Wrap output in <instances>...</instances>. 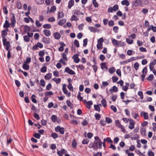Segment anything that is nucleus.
Returning a JSON list of instances; mask_svg holds the SVG:
<instances>
[{
    "label": "nucleus",
    "instance_id": "1",
    "mask_svg": "<svg viewBox=\"0 0 156 156\" xmlns=\"http://www.w3.org/2000/svg\"><path fill=\"white\" fill-rule=\"evenodd\" d=\"M95 140L94 141V144L95 145L96 150L98 149H101L102 148V142L101 141V139L98 136H95Z\"/></svg>",
    "mask_w": 156,
    "mask_h": 156
},
{
    "label": "nucleus",
    "instance_id": "2",
    "mask_svg": "<svg viewBox=\"0 0 156 156\" xmlns=\"http://www.w3.org/2000/svg\"><path fill=\"white\" fill-rule=\"evenodd\" d=\"M3 45L6 47V49L8 50L10 47V44L9 41H7L6 38L2 40Z\"/></svg>",
    "mask_w": 156,
    "mask_h": 156
},
{
    "label": "nucleus",
    "instance_id": "3",
    "mask_svg": "<svg viewBox=\"0 0 156 156\" xmlns=\"http://www.w3.org/2000/svg\"><path fill=\"white\" fill-rule=\"evenodd\" d=\"M132 8H133V6L137 7L139 5H140L142 4L141 0H136L133 1L132 2Z\"/></svg>",
    "mask_w": 156,
    "mask_h": 156
},
{
    "label": "nucleus",
    "instance_id": "4",
    "mask_svg": "<svg viewBox=\"0 0 156 156\" xmlns=\"http://www.w3.org/2000/svg\"><path fill=\"white\" fill-rule=\"evenodd\" d=\"M78 54H76L72 57V58L74 59V62L76 63H78L80 61V59L78 58Z\"/></svg>",
    "mask_w": 156,
    "mask_h": 156
},
{
    "label": "nucleus",
    "instance_id": "5",
    "mask_svg": "<svg viewBox=\"0 0 156 156\" xmlns=\"http://www.w3.org/2000/svg\"><path fill=\"white\" fill-rule=\"evenodd\" d=\"M65 71L70 75H75L76 73L72 69H70L69 68L67 67L65 68Z\"/></svg>",
    "mask_w": 156,
    "mask_h": 156
},
{
    "label": "nucleus",
    "instance_id": "6",
    "mask_svg": "<svg viewBox=\"0 0 156 156\" xmlns=\"http://www.w3.org/2000/svg\"><path fill=\"white\" fill-rule=\"evenodd\" d=\"M128 120L130 121L129 124L131 125V126H129L128 127L129 129H132L134 128V124H135V122L132 119H128Z\"/></svg>",
    "mask_w": 156,
    "mask_h": 156
},
{
    "label": "nucleus",
    "instance_id": "7",
    "mask_svg": "<svg viewBox=\"0 0 156 156\" xmlns=\"http://www.w3.org/2000/svg\"><path fill=\"white\" fill-rule=\"evenodd\" d=\"M23 30L24 32L27 33V32L29 31H31L30 30V27L27 25H25L24 26V27H23ZM38 30H36V31H38ZM36 31L35 30L33 31V32H34Z\"/></svg>",
    "mask_w": 156,
    "mask_h": 156
},
{
    "label": "nucleus",
    "instance_id": "8",
    "mask_svg": "<svg viewBox=\"0 0 156 156\" xmlns=\"http://www.w3.org/2000/svg\"><path fill=\"white\" fill-rule=\"evenodd\" d=\"M140 115L141 116H143L144 119H147L148 118V114L147 112H142L140 113Z\"/></svg>",
    "mask_w": 156,
    "mask_h": 156
},
{
    "label": "nucleus",
    "instance_id": "9",
    "mask_svg": "<svg viewBox=\"0 0 156 156\" xmlns=\"http://www.w3.org/2000/svg\"><path fill=\"white\" fill-rule=\"evenodd\" d=\"M66 151L65 149L64 148H62L61 149V151H57V153L59 156H62L63 154L65 153Z\"/></svg>",
    "mask_w": 156,
    "mask_h": 156
},
{
    "label": "nucleus",
    "instance_id": "10",
    "mask_svg": "<svg viewBox=\"0 0 156 156\" xmlns=\"http://www.w3.org/2000/svg\"><path fill=\"white\" fill-rule=\"evenodd\" d=\"M50 38L44 37L42 38L43 42L47 44H49L50 43Z\"/></svg>",
    "mask_w": 156,
    "mask_h": 156
},
{
    "label": "nucleus",
    "instance_id": "11",
    "mask_svg": "<svg viewBox=\"0 0 156 156\" xmlns=\"http://www.w3.org/2000/svg\"><path fill=\"white\" fill-rule=\"evenodd\" d=\"M115 126L119 128H122V125L119 120H115Z\"/></svg>",
    "mask_w": 156,
    "mask_h": 156
},
{
    "label": "nucleus",
    "instance_id": "12",
    "mask_svg": "<svg viewBox=\"0 0 156 156\" xmlns=\"http://www.w3.org/2000/svg\"><path fill=\"white\" fill-rule=\"evenodd\" d=\"M10 23H9V22L7 20H6L3 25V27L4 28H8L10 27Z\"/></svg>",
    "mask_w": 156,
    "mask_h": 156
},
{
    "label": "nucleus",
    "instance_id": "13",
    "mask_svg": "<svg viewBox=\"0 0 156 156\" xmlns=\"http://www.w3.org/2000/svg\"><path fill=\"white\" fill-rule=\"evenodd\" d=\"M43 32L46 36L48 37L51 35V32L49 30L44 29L43 30Z\"/></svg>",
    "mask_w": 156,
    "mask_h": 156
},
{
    "label": "nucleus",
    "instance_id": "14",
    "mask_svg": "<svg viewBox=\"0 0 156 156\" xmlns=\"http://www.w3.org/2000/svg\"><path fill=\"white\" fill-rule=\"evenodd\" d=\"M106 62H102L101 63V68L102 70L104 69V68H105L106 70L108 69V67L106 65Z\"/></svg>",
    "mask_w": 156,
    "mask_h": 156
},
{
    "label": "nucleus",
    "instance_id": "15",
    "mask_svg": "<svg viewBox=\"0 0 156 156\" xmlns=\"http://www.w3.org/2000/svg\"><path fill=\"white\" fill-rule=\"evenodd\" d=\"M11 15H12V16L10 17L11 23L16 22V20L15 19L14 14L13 13H11Z\"/></svg>",
    "mask_w": 156,
    "mask_h": 156
},
{
    "label": "nucleus",
    "instance_id": "16",
    "mask_svg": "<svg viewBox=\"0 0 156 156\" xmlns=\"http://www.w3.org/2000/svg\"><path fill=\"white\" fill-rule=\"evenodd\" d=\"M7 33L4 31V30H2L1 31V35L2 38V39H5L6 37L7 36Z\"/></svg>",
    "mask_w": 156,
    "mask_h": 156
},
{
    "label": "nucleus",
    "instance_id": "17",
    "mask_svg": "<svg viewBox=\"0 0 156 156\" xmlns=\"http://www.w3.org/2000/svg\"><path fill=\"white\" fill-rule=\"evenodd\" d=\"M66 85L65 84H63V88L62 89V90L65 94H68V90L66 89Z\"/></svg>",
    "mask_w": 156,
    "mask_h": 156
},
{
    "label": "nucleus",
    "instance_id": "18",
    "mask_svg": "<svg viewBox=\"0 0 156 156\" xmlns=\"http://www.w3.org/2000/svg\"><path fill=\"white\" fill-rule=\"evenodd\" d=\"M66 19H63L60 20L58 22V24L61 26H62L66 22Z\"/></svg>",
    "mask_w": 156,
    "mask_h": 156
},
{
    "label": "nucleus",
    "instance_id": "19",
    "mask_svg": "<svg viewBox=\"0 0 156 156\" xmlns=\"http://www.w3.org/2000/svg\"><path fill=\"white\" fill-rule=\"evenodd\" d=\"M112 42L113 44L114 45H115V46H119V41L114 38L112 40Z\"/></svg>",
    "mask_w": 156,
    "mask_h": 156
},
{
    "label": "nucleus",
    "instance_id": "20",
    "mask_svg": "<svg viewBox=\"0 0 156 156\" xmlns=\"http://www.w3.org/2000/svg\"><path fill=\"white\" fill-rule=\"evenodd\" d=\"M88 147L90 148H93L94 151L96 150L95 145L94 144V141L92 143H90L88 146Z\"/></svg>",
    "mask_w": 156,
    "mask_h": 156
},
{
    "label": "nucleus",
    "instance_id": "21",
    "mask_svg": "<svg viewBox=\"0 0 156 156\" xmlns=\"http://www.w3.org/2000/svg\"><path fill=\"white\" fill-rule=\"evenodd\" d=\"M74 3L73 0H70L68 3V8L70 9L74 5Z\"/></svg>",
    "mask_w": 156,
    "mask_h": 156
},
{
    "label": "nucleus",
    "instance_id": "22",
    "mask_svg": "<svg viewBox=\"0 0 156 156\" xmlns=\"http://www.w3.org/2000/svg\"><path fill=\"white\" fill-rule=\"evenodd\" d=\"M22 68L23 69L25 70H27L29 69V66L27 64L24 63L23 64Z\"/></svg>",
    "mask_w": 156,
    "mask_h": 156
},
{
    "label": "nucleus",
    "instance_id": "23",
    "mask_svg": "<svg viewBox=\"0 0 156 156\" xmlns=\"http://www.w3.org/2000/svg\"><path fill=\"white\" fill-rule=\"evenodd\" d=\"M121 4L122 5H126V6H128L129 5V3L128 0H123L122 1Z\"/></svg>",
    "mask_w": 156,
    "mask_h": 156
},
{
    "label": "nucleus",
    "instance_id": "24",
    "mask_svg": "<svg viewBox=\"0 0 156 156\" xmlns=\"http://www.w3.org/2000/svg\"><path fill=\"white\" fill-rule=\"evenodd\" d=\"M64 16V14L62 11L59 12L58 13V19L63 18Z\"/></svg>",
    "mask_w": 156,
    "mask_h": 156
},
{
    "label": "nucleus",
    "instance_id": "25",
    "mask_svg": "<svg viewBox=\"0 0 156 156\" xmlns=\"http://www.w3.org/2000/svg\"><path fill=\"white\" fill-rule=\"evenodd\" d=\"M54 36L55 38L57 40L60 39L61 37L60 34L59 33L57 32H56L54 34Z\"/></svg>",
    "mask_w": 156,
    "mask_h": 156
},
{
    "label": "nucleus",
    "instance_id": "26",
    "mask_svg": "<svg viewBox=\"0 0 156 156\" xmlns=\"http://www.w3.org/2000/svg\"><path fill=\"white\" fill-rule=\"evenodd\" d=\"M92 101H90L87 102L86 106L87 108L90 109L91 107L90 106L92 105Z\"/></svg>",
    "mask_w": 156,
    "mask_h": 156
},
{
    "label": "nucleus",
    "instance_id": "27",
    "mask_svg": "<svg viewBox=\"0 0 156 156\" xmlns=\"http://www.w3.org/2000/svg\"><path fill=\"white\" fill-rule=\"evenodd\" d=\"M51 119L52 122H55L57 119V117L56 115H52L51 116Z\"/></svg>",
    "mask_w": 156,
    "mask_h": 156
},
{
    "label": "nucleus",
    "instance_id": "28",
    "mask_svg": "<svg viewBox=\"0 0 156 156\" xmlns=\"http://www.w3.org/2000/svg\"><path fill=\"white\" fill-rule=\"evenodd\" d=\"M36 97V96L35 95L33 94L32 95L31 97V99L32 101L34 103H37V101L35 98Z\"/></svg>",
    "mask_w": 156,
    "mask_h": 156
},
{
    "label": "nucleus",
    "instance_id": "29",
    "mask_svg": "<svg viewBox=\"0 0 156 156\" xmlns=\"http://www.w3.org/2000/svg\"><path fill=\"white\" fill-rule=\"evenodd\" d=\"M51 76L52 74L51 73H48L44 76V78L46 80H49L51 78Z\"/></svg>",
    "mask_w": 156,
    "mask_h": 156
},
{
    "label": "nucleus",
    "instance_id": "30",
    "mask_svg": "<svg viewBox=\"0 0 156 156\" xmlns=\"http://www.w3.org/2000/svg\"><path fill=\"white\" fill-rule=\"evenodd\" d=\"M66 104L69 107H70L71 108H73V105L72 103H71L70 101L69 100H67L66 101Z\"/></svg>",
    "mask_w": 156,
    "mask_h": 156
},
{
    "label": "nucleus",
    "instance_id": "31",
    "mask_svg": "<svg viewBox=\"0 0 156 156\" xmlns=\"http://www.w3.org/2000/svg\"><path fill=\"white\" fill-rule=\"evenodd\" d=\"M88 29L91 32L94 33L96 32L97 29L93 27H88Z\"/></svg>",
    "mask_w": 156,
    "mask_h": 156
},
{
    "label": "nucleus",
    "instance_id": "32",
    "mask_svg": "<svg viewBox=\"0 0 156 156\" xmlns=\"http://www.w3.org/2000/svg\"><path fill=\"white\" fill-rule=\"evenodd\" d=\"M17 7L19 9H20L22 7L21 2L20 0H18L16 3Z\"/></svg>",
    "mask_w": 156,
    "mask_h": 156
},
{
    "label": "nucleus",
    "instance_id": "33",
    "mask_svg": "<svg viewBox=\"0 0 156 156\" xmlns=\"http://www.w3.org/2000/svg\"><path fill=\"white\" fill-rule=\"evenodd\" d=\"M77 143L75 139H74L72 142V146L73 148H76V147Z\"/></svg>",
    "mask_w": 156,
    "mask_h": 156
},
{
    "label": "nucleus",
    "instance_id": "34",
    "mask_svg": "<svg viewBox=\"0 0 156 156\" xmlns=\"http://www.w3.org/2000/svg\"><path fill=\"white\" fill-rule=\"evenodd\" d=\"M140 132L141 134L144 135V136H146V130L144 128H142L140 129Z\"/></svg>",
    "mask_w": 156,
    "mask_h": 156
},
{
    "label": "nucleus",
    "instance_id": "35",
    "mask_svg": "<svg viewBox=\"0 0 156 156\" xmlns=\"http://www.w3.org/2000/svg\"><path fill=\"white\" fill-rule=\"evenodd\" d=\"M33 136L35 138L39 139L41 137V135L38 133H35L33 134Z\"/></svg>",
    "mask_w": 156,
    "mask_h": 156
},
{
    "label": "nucleus",
    "instance_id": "36",
    "mask_svg": "<svg viewBox=\"0 0 156 156\" xmlns=\"http://www.w3.org/2000/svg\"><path fill=\"white\" fill-rule=\"evenodd\" d=\"M106 141L109 143H113L112 140L111 139V138L109 137H108L107 138H104V141Z\"/></svg>",
    "mask_w": 156,
    "mask_h": 156
},
{
    "label": "nucleus",
    "instance_id": "37",
    "mask_svg": "<svg viewBox=\"0 0 156 156\" xmlns=\"http://www.w3.org/2000/svg\"><path fill=\"white\" fill-rule=\"evenodd\" d=\"M105 122L108 124H109L112 122V120L109 117H106Z\"/></svg>",
    "mask_w": 156,
    "mask_h": 156
},
{
    "label": "nucleus",
    "instance_id": "38",
    "mask_svg": "<svg viewBox=\"0 0 156 156\" xmlns=\"http://www.w3.org/2000/svg\"><path fill=\"white\" fill-rule=\"evenodd\" d=\"M101 103L102 104V105L103 107H105L107 106V101L105 99H103L101 101Z\"/></svg>",
    "mask_w": 156,
    "mask_h": 156
},
{
    "label": "nucleus",
    "instance_id": "39",
    "mask_svg": "<svg viewBox=\"0 0 156 156\" xmlns=\"http://www.w3.org/2000/svg\"><path fill=\"white\" fill-rule=\"evenodd\" d=\"M115 69L114 67H112L109 69V72L111 74L113 73L115 71Z\"/></svg>",
    "mask_w": 156,
    "mask_h": 156
},
{
    "label": "nucleus",
    "instance_id": "40",
    "mask_svg": "<svg viewBox=\"0 0 156 156\" xmlns=\"http://www.w3.org/2000/svg\"><path fill=\"white\" fill-rule=\"evenodd\" d=\"M43 27L45 29H49L51 28V26L49 24H46L43 25Z\"/></svg>",
    "mask_w": 156,
    "mask_h": 156
},
{
    "label": "nucleus",
    "instance_id": "41",
    "mask_svg": "<svg viewBox=\"0 0 156 156\" xmlns=\"http://www.w3.org/2000/svg\"><path fill=\"white\" fill-rule=\"evenodd\" d=\"M94 108L95 110L98 111V112H100V108L98 105H94Z\"/></svg>",
    "mask_w": 156,
    "mask_h": 156
},
{
    "label": "nucleus",
    "instance_id": "42",
    "mask_svg": "<svg viewBox=\"0 0 156 156\" xmlns=\"http://www.w3.org/2000/svg\"><path fill=\"white\" fill-rule=\"evenodd\" d=\"M151 30V27L150 26V27H148L147 29V31H146L145 32H144L143 33V34H146L145 35H144L145 37L148 36V31H150Z\"/></svg>",
    "mask_w": 156,
    "mask_h": 156
},
{
    "label": "nucleus",
    "instance_id": "43",
    "mask_svg": "<svg viewBox=\"0 0 156 156\" xmlns=\"http://www.w3.org/2000/svg\"><path fill=\"white\" fill-rule=\"evenodd\" d=\"M154 78V76L153 74H150L149 76L146 79L149 81H151L153 80Z\"/></svg>",
    "mask_w": 156,
    "mask_h": 156
},
{
    "label": "nucleus",
    "instance_id": "44",
    "mask_svg": "<svg viewBox=\"0 0 156 156\" xmlns=\"http://www.w3.org/2000/svg\"><path fill=\"white\" fill-rule=\"evenodd\" d=\"M94 117L96 120H99L101 117V116L99 114L96 113L94 115Z\"/></svg>",
    "mask_w": 156,
    "mask_h": 156
},
{
    "label": "nucleus",
    "instance_id": "45",
    "mask_svg": "<svg viewBox=\"0 0 156 156\" xmlns=\"http://www.w3.org/2000/svg\"><path fill=\"white\" fill-rule=\"evenodd\" d=\"M75 46L76 47H79L80 46V44L79 41L77 40L76 39L74 40V42Z\"/></svg>",
    "mask_w": 156,
    "mask_h": 156
},
{
    "label": "nucleus",
    "instance_id": "46",
    "mask_svg": "<svg viewBox=\"0 0 156 156\" xmlns=\"http://www.w3.org/2000/svg\"><path fill=\"white\" fill-rule=\"evenodd\" d=\"M52 80L54 81L56 83L58 84L60 82L61 79L60 78H58L57 79H56L55 78H54Z\"/></svg>",
    "mask_w": 156,
    "mask_h": 156
},
{
    "label": "nucleus",
    "instance_id": "47",
    "mask_svg": "<svg viewBox=\"0 0 156 156\" xmlns=\"http://www.w3.org/2000/svg\"><path fill=\"white\" fill-rule=\"evenodd\" d=\"M71 20L72 21H77L79 20V19L77 18L76 16L73 15L71 17Z\"/></svg>",
    "mask_w": 156,
    "mask_h": 156
},
{
    "label": "nucleus",
    "instance_id": "48",
    "mask_svg": "<svg viewBox=\"0 0 156 156\" xmlns=\"http://www.w3.org/2000/svg\"><path fill=\"white\" fill-rule=\"evenodd\" d=\"M54 94V93L52 91H49V92H46L45 93V95L46 96H52Z\"/></svg>",
    "mask_w": 156,
    "mask_h": 156
},
{
    "label": "nucleus",
    "instance_id": "49",
    "mask_svg": "<svg viewBox=\"0 0 156 156\" xmlns=\"http://www.w3.org/2000/svg\"><path fill=\"white\" fill-rule=\"evenodd\" d=\"M68 89L72 91H73V87L71 83H69L67 86Z\"/></svg>",
    "mask_w": 156,
    "mask_h": 156
},
{
    "label": "nucleus",
    "instance_id": "50",
    "mask_svg": "<svg viewBox=\"0 0 156 156\" xmlns=\"http://www.w3.org/2000/svg\"><path fill=\"white\" fill-rule=\"evenodd\" d=\"M89 140L87 139H84L82 141V144H87L89 142Z\"/></svg>",
    "mask_w": 156,
    "mask_h": 156
},
{
    "label": "nucleus",
    "instance_id": "51",
    "mask_svg": "<svg viewBox=\"0 0 156 156\" xmlns=\"http://www.w3.org/2000/svg\"><path fill=\"white\" fill-rule=\"evenodd\" d=\"M51 136L54 139H55L58 137V134L55 133H52L51 135Z\"/></svg>",
    "mask_w": 156,
    "mask_h": 156
},
{
    "label": "nucleus",
    "instance_id": "52",
    "mask_svg": "<svg viewBox=\"0 0 156 156\" xmlns=\"http://www.w3.org/2000/svg\"><path fill=\"white\" fill-rule=\"evenodd\" d=\"M24 40L27 42H28L30 41V38L27 35H24L23 36Z\"/></svg>",
    "mask_w": 156,
    "mask_h": 156
},
{
    "label": "nucleus",
    "instance_id": "53",
    "mask_svg": "<svg viewBox=\"0 0 156 156\" xmlns=\"http://www.w3.org/2000/svg\"><path fill=\"white\" fill-rule=\"evenodd\" d=\"M45 83L44 80H41L40 81V85L42 86V87H44L45 86Z\"/></svg>",
    "mask_w": 156,
    "mask_h": 156
},
{
    "label": "nucleus",
    "instance_id": "54",
    "mask_svg": "<svg viewBox=\"0 0 156 156\" xmlns=\"http://www.w3.org/2000/svg\"><path fill=\"white\" fill-rule=\"evenodd\" d=\"M35 1L37 4L40 5L44 3V0H35Z\"/></svg>",
    "mask_w": 156,
    "mask_h": 156
},
{
    "label": "nucleus",
    "instance_id": "55",
    "mask_svg": "<svg viewBox=\"0 0 156 156\" xmlns=\"http://www.w3.org/2000/svg\"><path fill=\"white\" fill-rule=\"evenodd\" d=\"M41 124L43 126H45L47 125V122L46 120L42 119L41 121Z\"/></svg>",
    "mask_w": 156,
    "mask_h": 156
},
{
    "label": "nucleus",
    "instance_id": "56",
    "mask_svg": "<svg viewBox=\"0 0 156 156\" xmlns=\"http://www.w3.org/2000/svg\"><path fill=\"white\" fill-rule=\"evenodd\" d=\"M56 6H53L51 7L50 10V12L51 13L53 12L56 10Z\"/></svg>",
    "mask_w": 156,
    "mask_h": 156
},
{
    "label": "nucleus",
    "instance_id": "57",
    "mask_svg": "<svg viewBox=\"0 0 156 156\" xmlns=\"http://www.w3.org/2000/svg\"><path fill=\"white\" fill-rule=\"evenodd\" d=\"M47 68L46 66H44L42 67L41 69V72L43 73L47 71Z\"/></svg>",
    "mask_w": 156,
    "mask_h": 156
},
{
    "label": "nucleus",
    "instance_id": "58",
    "mask_svg": "<svg viewBox=\"0 0 156 156\" xmlns=\"http://www.w3.org/2000/svg\"><path fill=\"white\" fill-rule=\"evenodd\" d=\"M112 82L114 83L116 82L118 80V77L115 76H114L112 77Z\"/></svg>",
    "mask_w": 156,
    "mask_h": 156
},
{
    "label": "nucleus",
    "instance_id": "59",
    "mask_svg": "<svg viewBox=\"0 0 156 156\" xmlns=\"http://www.w3.org/2000/svg\"><path fill=\"white\" fill-rule=\"evenodd\" d=\"M92 3L93 5L96 8L98 7V5L96 2V0H93L92 1Z\"/></svg>",
    "mask_w": 156,
    "mask_h": 156
},
{
    "label": "nucleus",
    "instance_id": "60",
    "mask_svg": "<svg viewBox=\"0 0 156 156\" xmlns=\"http://www.w3.org/2000/svg\"><path fill=\"white\" fill-rule=\"evenodd\" d=\"M139 64L137 62H136L134 65V67L136 70H137L139 67Z\"/></svg>",
    "mask_w": 156,
    "mask_h": 156
},
{
    "label": "nucleus",
    "instance_id": "61",
    "mask_svg": "<svg viewBox=\"0 0 156 156\" xmlns=\"http://www.w3.org/2000/svg\"><path fill=\"white\" fill-rule=\"evenodd\" d=\"M3 10L4 13L7 15L8 13V11L7 9V7L6 6H4L3 7Z\"/></svg>",
    "mask_w": 156,
    "mask_h": 156
},
{
    "label": "nucleus",
    "instance_id": "62",
    "mask_svg": "<svg viewBox=\"0 0 156 156\" xmlns=\"http://www.w3.org/2000/svg\"><path fill=\"white\" fill-rule=\"evenodd\" d=\"M62 59H63L64 60L66 61H68L67 57L66 56V55L65 53H62Z\"/></svg>",
    "mask_w": 156,
    "mask_h": 156
},
{
    "label": "nucleus",
    "instance_id": "63",
    "mask_svg": "<svg viewBox=\"0 0 156 156\" xmlns=\"http://www.w3.org/2000/svg\"><path fill=\"white\" fill-rule=\"evenodd\" d=\"M113 11H116L119 9V6L118 5H115L113 7Z\"/></svg>",
    "mask_w": 156,
    "mask_h": 156
},
{
    "label": "nucleus",
    "instance_id": "64",
    "mask_svg": "<svg viewBox=\"0 0 156 156\" xmlns=\"http://www.w3.org/2000/svg\"><path fill=\"white\" fill-rule=\"evenodd\" d=\"M48 21L49 22H53L55 21V19L54 17H52L48 18Z\"/></svg>",
    "mask_w": 156,
    "mask_h": 156
}]
</instances>
